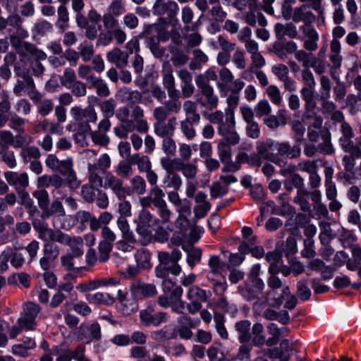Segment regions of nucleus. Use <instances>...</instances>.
Segmentation results:
<instances>
[{
	"instance_id": "47",
	"label": "nucleus",
	"mask_w": 361,
	"mask_h": 361,
	"mask_svg": "<svg viewBox=\"0 0 361 361\" xmlns=\"http://www.w3.org/2000/svg\"><path fill=\"white\" fill-rule=\"evenodd\" d=\"M239 103V96L238 94H231L226 98L227 106L224 109L225 114H228V117L231 118H235V111Z\"/></svg>"
},
{
	"instance_id": "15",
	"label": "nucleus",
	"mask_w": 361,
	"mask_h": 361,
	"mask_svg": "<svg viewBox=\"0 0 361 361\" xmlns=\"http://www.w3.org/2000/svg\"><path fill=\"white\" fill-rule=\"evenodd\" d=\"M249 11L245 14V21L250 26H255L257 24L262 27L267 25V21L264 15L259 11L257 5L253 3L248 4Z\"/></svg>"
},
{
	"instance_id": "49",
	"label": "nucleus",
	"mask_w": 361,
	"mask_h": 361,
	"mask_svg": "<svg viewBox=\"0 0 361 361\" xmlns=\"http://www.w3.org/2000/svg\"><path fill=\"white\" fill-rule=\"evenodd\" d=\"M149 195L152 202V204L158 207L165 204L166 201L164 200L165 195L164 191L158 186L153 187L149 192Z\"/></svg>"
},
{
	"instance_id": "39",
	"label": "nucleus",
	"mask_w": 361,
	"mask_h": 361,
	"mask_svg": "<svg viewBox=\"0 0 361 361\" xmlns=\"http://www.w3.org/2000/svg\"><path fill=\"white\" fill-rule=\"evenodd\" d=\"M58 19L56 23V27L63 31L69 27V16L66 7L61 5L57 11Z\"/></svg>"
},
{
	"instance_id": "46",
	"label": "nucleus",
	"mask_w": 361,
	"mask_h": 361,
	"mask_svg": "<svg viewBox=\"0 0 361 361\" xmlns=\"http://www.w3.org/2000/svg\"><path fill=\"white\" fill-rule=\"evenodd\" d=\"M161 73L163 75V85L165 88L175 85L173 68L169 63H163Z\"/></svg>"
},
{
	"instance_id": "56",
	"label": "nucleus",
	"mask_w": 361,
	"mask_h": 361,
	"mask_svg": "<svg viewBox=\"0 0 361 361\" xmlns=\"http://www.w3.org/2000/svg\"><path fill=\"white\" fill-rule=\"evenodd\" d=\"M116 106V102L112 98L102 102L100 104V111L103 117H112L114 114Z\"/></svg>"
},
{
	"instance_id": "55",
	"label": "nucleus",
	"mask_w": 361,
	"mask_h": 361,
	"mask_svg": "<svg viewBox=\"0 0 361 361\" xmlns=\"http://www.w3.org/2000/svg\"><path fill=\"white\" fill-rule=\"evenodd\" d=\"M133 192L137 195H143L146 191V183L140 176H135L130 180Z\"/></svg>"
},
{
	"instance_id": "62",
	"label": "nucleus",
	"mask_w": 361,
	"mask_h": 361,
	"mask_svg": "<svg viewBox=\"0 0 361 361\" xmlns=\"http://www.w3.org/2000/svg\"><path fill=\"white\" fill-rule=\"evenodd\" d=\"M126 12L125 3L122 0L113 1L108 8V13L118 17Z\"/></svg>"
},
{
	"instance_id": "21",
	"label": "nucleus",
	"mask_w": 361,
	"mask_h": 361,
	"mask_svg": "<svg viewBox=\"0 0 361 361\" xmlns=\"http://www.w3.org/2000/svg\"><path fill=\"white\" fill-rule=\"evenodd\" d=\"M71 161L72 159L70 158L60 161L56 155L50 154L45 160V164L52 171L61 173L63 170L66 171L68 167L70 168Z\"/></svg>"
},
{
	"instance_id": "11",
	"label": "nucleus",
	"mask_w": 361,
	"mask_h": 361,
	"mask_svg": "<svg viewBox=\"0 0 361 361\" xmlns=\"http://www.w3.org/2000/svg\"><path fill=\"white\" fill-rule=\"evenodd\" d=\"M178 326L176 331L178 336L185 340L190 339L192 336V328L199 326L200 320L188 316H183L178 319Z\"/></svg>"
},
{
	"instance_id": "30",
	"label": "nucleus",
	"mask_w": 361,
	"mask_h": 361,
	"mask_svg": "<svg viewBox=\"0 0 361 361\" xmlns=\"http://www.w3.org/2000/svg\"><path fill=\"white\" fill-rule=\"evenodd\" d=\"M275 32L276 37L279 39L283 38L284 36L295 38L298 34L296 26L291 23L285 25L276 23L275 25Z\"/></svg>"
},
{
	"instance_id": "2",
	"label": "nucleus",
	"mask_w": 361,
	"mask_h": 361,
	"mask_svg": "<svg viewBox=\"0 0 361 361\" xmlns=\"http://www.w3.org/2000/svg\"><path fill=\"white\" fill-rule=\"evenodd\" d=\"M40 311L39 306L34 302H29L23 305V310L18 319V324L25 328V331H32L36 329L35 319Z\"/></svg>"
},
{
	"instance_id": "48",
	"label": "nucleus",
	"mask_w": 361,
	"mask_h": 361,
	"mask_svg": "<svg viewBox=\"0 0 361 361\" xmlns=\"http://www.w3.org/2000/svg\"><path fill=\"white\" fill-rule=\"evenodd\" d=\"M10 284H16L23 288H28L30 285V277L28 274L24 272L13 274L8 279Z\"/></svg>"
},
{
	"instance_id": "37",
	"label": "nucleus",
	"mask_w": 361,
	"mask_h": 361,
	"mask_svg": "<svg viewBox=\"0 0 361 361\" xmlns=\"http://www.w3.org/2000/svg\"><path fill=\"white\" fill-rule=\"evenodd\" d=\"M211 295L209 291L201 289L198 286H192L187 293V298L189 300H197L204 302Z\"/></svg>"
},
{
	"instance_id": "60",
	"label": "nucleus",
	"mask_w": 361,
	"mask_h": 361,
	"mask_svg": "<svg viewBox=\"0 0 361 361\" xmlns=\"http://www.w3.org/2000/svg\"><path fill=\"white\" fill-rule=\"evenodd\" d=\"M267 94L271 102L275 105H280L283 98L279 88L276 85H269L267 88Z\"/></svg>"
},
{
	"instance_id": "26",
	"label": "nucleus",
	"mask_w": 361,
	"mask_h": 361,
	"mask_svg": "<svg viewBox=\"0 0 361 361\" xmlns=\"http://www.w3.org/2000/svg\"><path fill=\"white\" fill-rule=\"evenodd\" d=\"M288 46L295 51V58L302 63L304 68H310L312 62H315V58L311 53H307L304 50H297V45L294 42H290Z\"/></svg>"
},
{
	"instance_id": "61",
	"label": "nucleus",
	"mask_w": 361,
	"mask_h": 361,
	"mask_svg": "<svg viewBox=\"0 0 361 361\" xmlns=\"http://www.w3.org/2000/svg\"><path fill=\"white\" fill-rule=\"evenodd\" d=\"M112 245L111 243L106 240H102L99 244V261L101 262H106L109 258V254L112 250Z\"/></svg>"
},
{
	"instance_id": "42",
	"label": "nucleus",
	"mask_w": 361,
	"mask_h": 361,
	"mask_svg": "<svg viewBox=\"0 0 361 361\" xmlns=\"http://www.w3.org/2000/svg\"><path fill=\"white\" fill-rule=\"evenodd\" d=\"M221 343H215L207 351L210 361H225L226 354L221 349Z\"/></svg>"
},
{
	"instance_id": "54",
	"label": "nucleus",
	"mask_w": 361,
	"mask_h": 361,
	"mask_svg": "<svg viewBox=\"0 0 361 361\" xmlns=\"http://www.w3.org/2000/svg\"><path fill=\"white\" fill-rule=\"evenodd\" d=\"M309 192L305 190H300L297 191V195L294 197V202L298 204L301 209L304 212H308L310 209V204L307 200Z\"/></svg>"
},
{
	"instance_id": "36",
	"label": "nucleus",
	"mask_w": 361,
	"mask_h": 361,
	"mask_svg": "<svg viewBox=\"0 0 361 361\" xmlns=\"http://www.w3.org/2000/svg\"><path fill=\"white\" fill-rule=\"evenodd\" d=\"M307 39L304 42V47L308 51H315L317 47V42L319 40V35L316 30L313 28H307L305 31Z\"/></svg>"
},
{
	"instance_id": "25",
	"label": "nucleus",
	"mask_w": 361,
	"mask_h": 361,
	"mask_svg": "<svg viewBox=\"0 0 361 361\" xmlns=\"http://www.w3.org/2000/svg\"><path fill=\"white\" fill-rule=\"evenodd\" d=\"M108 61L114 63L118 68H123L128 63V54L118 48L107 54Z\"/></svg>"
},
{
	"instance_id": "4",
	"label": "nucleus",
	"mask_w": 361,
	"mask_h": 361,
	"mask_svg": "<svg viewBox=\"0 0 361 361\" xmlns=\"http://www.w3.org/2000/svg\"><path fill=\"white\" fill-rule=\"evenodd\" d=\"M11 43L17 48L18 51L21 54L23 58L29 55L36 59V61L47 59V56L44 51L38 49L34 44L19 40L16 37L12 36L11 37Z\"/></svg>"
},
{
	"instance_id": "7",
	"label": "nucleus",
	"mask_w": 361,
	"mask_h": 361,
	"mask_svg": "<svg viewBox=\"0 0 361 361\" xmlns=\"http://www.w3.org/2000/svg\"><path fill=\"white\" fill-rule=\"evenodd\" d=\"M25 68L20 67V63L16 64L15 71L17 75L22 78L21 80H18L16 85L13 87V92L17 96H20L25 90H33L35 84L32 78L25 73Z\"/></svg>"
},
{
	"instance_id": "31",
	"label": "nucleus",
	"mask_w": 361,
	"mask_h": 361,
	"mask_svg": "<svg viewBox=\"0 0 361 361\" xmlns=\"http://www.w3.org/2000/svg\"><path fill=\"white\" fill-rule=\"evenodd\" d=\"M202 94L205 97V101L197 99L202 106L207 107L210 110L216 109L219 104V98L217 95L214 94V89L210 87L201 92Z\"/></svg>"
},
{
	"instance_id": "6",
	"label": "nucleus",
	"mask_w": 361,
	"mask_h": 361,
	"mask_svg": "<svg viewBox=\"0 0 361 361\" xmlns=\"http://www.w3.org/2000/svg\"><path fill=\"white\" fill-rule=\"evenodd\" d=\"M169 316L163 312H154V310L148 307L140 312L141 323L146 326H157L160 324L168 321Z\"/></svg>"
},
{
	"instance_id": "58",
	"label": "nucleus",
	"mask_w": 361,
	"mask_h": 361,
	"mask_svg": "<svg viewBox=\"0 0 361 361\" xmlns=\"http://www.w3.org/2000/svg\"><path fill=\"white\" fill-rule=\"evenodd\" d=\"M89 181L92 186L102 187L104 184V178H102L99 172V170L96 169L95 166H88Z\"/></svg>"
},
{
	"instance_id": "9",
	"label": "nucleus",
	"mask_w": 361,
	"mask_h": 361,
	"mask_svg": "<svg viewBox=\"0 0 361 361\" xmlns=\"http://www.w3.org/2000/svg\"><path fill=\"white\" fill-rule=\"evenodd\" d=\"M265 285L263 281L259 277L248 278V281L243 288L239 287L240 293L246 300H250L257 297V294L261 292Z\"/></svg>"
},
{
	"instance_id": "12",
	"label": "nucleus",
	"mask_w": 361,
	"mask_h": 361,
	"mask_svg": "<svg viewBox=\"0 0 361 361\" xmlns=\"http://www.w3.org/2000/svg\"><path fill=\"white\" fill-rule=\"evenodd\" d=\"M6 182L14 187L17 191L25 190L29 185V178L26 173H18L16 171H6L4 173Z\"/></svg>"
},
{
	"instance_id": "45",
	"label": "nucleus",
	"mask_w": 361,
	"mask_h": 361,
	"mask_svg": "<svg viewBox=\"0 0 361 361\" xmlns=\"http://www.w3.org/2000/svg\"><path fill=\"white\" fill-rule=\"evenodd\" d=\"M69 246V252L71 256L78 257L83 254V240L80 237H73Z\"/></svg>"
},
{
	"instance_id": "17",
	"label": "nucleus",
	"mask_w": 361,
	"mask_h": 361,
	"mask_svg": "<svg viewBox=\"0 0 361 361\" xmlns=\"http://www.w3.org/2000/svg\"><path fill=\"white\" fill-rule=\"evenodd\" d=\"M274 150H277L278 154L280 158L294 159L300 155L301 149L298 145L291 147L288 142L275 143Z\"/></svg>"
},
{
	"instance_id": "52",
	"label": "nucleus",
	"mask_w": 361,
	"mask_h": 361,
	"mask_svg": "<svg viewBox=\"0 0 361 361\" xmlns=\"http://www.w3.org/2000/svg\"><path fill=\"white\" fill-rule=\"evenodd\" d=\"M264 327L260 323H256L253 325L252 332L253 334L252 341L256 346H261L265 342V336L263 335Z\"/></svg>"
},
{
	"instance_id": "13",
	"label": "nucleus",
	"mask_w": 361,
	"mask_h": 361,
	"mask_svg": "<svg viewBox=\"0 0 361 361\" xmlns=\"http://www.w3.org/2000/svg\"><path fill=\"white\" fill-rule=\"evenodd\" d=\"M179 8L175 1L164 2L162 0H157L153 6V13L157 16L166 14L171 20H173L178 13Z\"/></svg>"
},
{
	"instance_id": "3",
	"label": "nucleus",
	"mask_w": 361,
	"mask_h": 361,
	"mask_svg": "<svg viewBox=\"0 0 361 361\" xmlns=\"http://www.w3.org/2000/svg\"><path fill=\"white\" fill-rule=\"evenodd\" d=\"M275 142L271 139H267L264 142L258 143L257 147V153L264 160H269L280 167L286 166V159L280 158L278 154L272 153L274 151Z\"/></svg>"
},
{
	"instance_id": "10",
	"label": "nucleus",
	"mask_w": 361,
	"mask_h": 361,
	"mask_svg": "<svg viewBox=\"0 0 361 361\" xmlns=\"http://www.w3.org/2000/svg\"><path fill=\"white\" fill-rule=\"evenodd\" d=\"M130 293L135 300H142L155 295L157 291L154 284L135 281L131 284Z\"/></svg>"
},
{
	"instance_id": "38",
	"label": "nucleus",
	"mask_w": 361,
	"mask_h": 361,
	"mask_svg": "<svg viewBox=\"0 0 361 361\" xmlns=\"http://www.w3.org/2000/svg\"><path fill=\"white\" fill-rule=\"evenodd\" d=\"M250 324L248 320H243L235 324V328L240 334L238 339L240 343L249 342L250 339V334L249 332Z\"/></svg>"
},
{
	"instance_id": "40",
	"label": "nucleus",
	"mask_w": 361,
	"mask_h": 361,
	"mask_svg": "<svg viewBox=\"0 0 361 361\" xmlns=\"http://www.w3.org/2000/svg\"><path fill=\"white\" fill-rule=\"evenodd\" d=\"M65 209L61 202L59 200L54 201L50 207H47L44 209L42 213V218L43 219H48L50 216H60L61 214L64 213Z\"/></svg>"
},
{
	"instance_id": "34",
	"label": "nucleus",
	"mask_w": 361,
	"mask_h": 361,
	"mask_svg": "<svg viewBox=\"0 0 361 361\" xmlns=\"http://www.w3.org/2000/svg\"><path fill=\"white\" fill-rule=\"evenodd\" d=\"M87 300L90 303L102 304L106 305H112L115 299L113 296L107 293L97 292L94 294H90L87 296Z\"/></svg>"
},
{
	"instance_id": "22",
	"label": "nucleus",
	"mask_w": 361,
	"mask_h": 361,
	"mask_svg": "<svg viewBox=\"0 0 361 361\" xmlns=\"http://www.w3.org/2000/svg\"><path fill=\"white\" fill-rule=\"evenodd\" d=\"M293 20L295 23L304 22L305 24H311L315 20V16L307 10L305 5H302L294 8Z\"/></svg>"
},
{
	"instance_id": "19",
	"label": "nucleus",
	"mask_w": 361,
	"mask_h": 361,
	"mask_svg": "<svg viewBox=\"0 0 361 361\" xmlns=\"http://www.w3.org/2000/svg\"><path fill=\"white\" fill-rule=\"evenodd\" d=\"M207 119L209 122L214 124H217V131L221 129V128H224L226 126H233L235 123V118L230 119L228 117V114H225V111L217 110L213 111L208 114Z\"/></svg>"
},
{
	"instance_id": "43",
	"label": "nucleus",
	"mask_w": 361,
	"mask_h": 361,
	"mask_svg": "<svg viewBox=\"0 0 361 361\" xmlns=\"http://www.w3.org/2000/svg\"><path fill=\"white\" fill-rule=\"evenodd\" d=\"M0 159L4 161L10 169H14L16 165V159L14 153L8 149H6L4 145H0Z\"/></svg>"
},
{
	"instance_id": "33",
	"label": "nucleus",
	"mask_w": 361,
	"mask_h": 361,
	"mask_svg": "<svg viewBox=\"0 0 361 361\" xmlns=\"http://www.w3.org/2000/svg\"><path fill=\"white\" fill-rule=\"evenodd\" d=\"M182 179L177 173H166L162 180V188H173L174 190H179L182 186Z\"/></svg>"
},
{
	"instance_id": "35",
	"label": "nucleus",
	"mask_w": 361,
	"mask_h": 361,
	"mask_svg": "<svg viewBox=\"0 0 361 361\" xmlns=\"http://www.w3.org/2000/svg\"><path fill=\"white\" fill-rule=\"evenodd\" d=\"M161 166L167 173H174L176 171H180L183 163L181 159H171L169 157H162L160 160Z\"/></svg>"
},
{
	"instance_id": "57",
	"label": "nucleus",
	"mask_w": 361,
	"mask_h": 361,
	"mask_svg": "<svg viewBox=\"0 0 361 361\" xmlns=\"http://www.w3.org/2000/svg\"><path fill=\"white\" fill-rule=\"evenodd\" d=\"M78 74L81 79L85 80L90 85L97 78L92 73V68L87 65L80 66L78 70Z\"/></svg>"
},
{
	"instance_id": "16",
	"label": "nucleus",
	"mask_w": 361,
	"mask_h": 361,
	"mask_svg": "<svg viewBox=\"0 0 361 361\" xmlns=\"http://www.w3.org/2000/svg\"><path fill=\"white\" fill-rule=\"evenodd\" d=\"M20 342L13 345L11 352L16 356L27 357L30 355V351L35 348V341L30 337H24Z\"/></svg>"
},
{
	"instance_id": "8",
	"label": "nucleus",
	"mask_w": 361,
	"mask_h": 361,
	"mask_svg": "<svg viewBox=\"0 0 361 361\" xmlns=\"http://www.w3.org/2000/svg\"><path fill=\"white\" fill-rule=\"evenodd\" d=\"M343 137L340 139L341 145L343 149L351 153L355 157H359L361 154L360 147L354 146L350 139L353 137V133L350 125L345 122L341 124Z\"/></svg>"
},
{
	"instance_id": "29",
	"label": "nucleus",
	"mask_w": 361,
	"mask_h": 361,
	"mask_svg": "<svg viewBox=\"0 0 361 361\" xmlns=\"http://www.w3.org/2000/svg\"><path fill=\"white\" fill-rule=\"evenodd\" d=\"M236 125V122L231 126H226L224 128H221L219 130H218V134L224 137V139L228 142L230 145H235L239 142L240 137L237 132L235 130V127Z\"/></svg>"
},
{
	"instance_id": "63",
	"label": "nucleus",
	"mask_w": 361,
	"mask_h": 361,
	"mask_svg": "<svg viewBox=\"0 0 361 361\" xmlns=\"http://www.w3.org/2000/svg\"><path fill=\"white\" fill-rule=\"evenodd\" d=\"M183 175L188 180H192L196 177L197 175V166L194 163L187 162L185 163L183 161L180 170Z\"/></svg>"
},
{
	"instance_id": "27",
	"label": "nucleus",
	"mask_w": 361,
	"mask_h": 361,
	"mask_svg": "<svg viewBox=\"0 0 361 361\" xmlns=\"http://www.w3.org/2000/svg\"><path fill=\"white\" fill-rule=\"evenodd\" d=\"M143 117V109L139 106H135L131 113V119L137 123V132L140 133H146L149 130L147 121Z\"/></svg>"
},
{
	"instance_id": "20",
	"label": "nucleus",
	"mask_w": 361,
	"mask_h": 361,
	"mask_svg": "<svg viewBox=\"0 0 361 361\" xmlns=\"http://www.w3.org/2000/svg\"><path fill=\"white\" fill-rule=\"evenodd\" d=\"M175 125V118H170L167 123L156 122L154 125V133L163 138L172 137L174 134Z\"/></svg>"
},
{
	"instance_id": "44",
	"label": "nucleus",
	"mask_w": 361,
	"mask_h": 361,
	"mask_svg": "<svg viewBox=\"0 0 361 361\" xmlns=\"http://www.w3.org/2000/svg\"><path fill=\"white\" fill-rule=\"evenodd\" d=\"M284 188L288 191H292L294 188L298 190L304 189V180L298 174H293L290 178L284 182Z\"/></svg>"
},
{
	"instance_id": "5",
	"label": "nucleus",
	"mask_w": 361,
	"mask_h": 361,
	"mask_svg": "<svg viewBox=\"0 0 361 361\" xmlns=\"http://www.w3.org/2000/svg\"><path fill=\"white\" fill-rule=\"evenodd\" d=\"M109 189L118 200H124L129 195L128 190L123 187V181L111 173H105L102 187Z\"/></svg>"
},
{
	"instance_id": "41",
	"label": "nucleus",
	"mask_w": 361,
	"mask_h": 361,
	"mask_svg": "<svg viewBox=\"0 0 361 361\" xmlns=\"http://www.w3.org/2000/svg\"><path fill=\"white\" fill-rule=\"evenodd\" d=\"M73 160L71 161L70 168L66 171H62L61 174L66 177V185L72 190L76 189L80 185V182L77 179L76 173L73 169Z\"/></svg>"
},
{
	"instance_id": "18",
	"label": "nucleus",
	"mask_w": 361,
	"mask_h": 361,
	"mask_svg": "<svg viewBox=\"0 0 361 361\" xmlns=\"http://www.w3.org/2000/svg\"><path fill=\"white\" fill-rule=\"evenodd\" d=\"M183 292V288L179 286H176L172 290L171 293V300L172 301L171 307L173 312L178 314H187V303L180 299Z\"/></svg>"
},
{
	"instance_id": "1",
	"label": "nucleus",
	"mask_w": 361,
	"mask_h": 361,
	"mask_svg": "<svg viewBox=\"0 0 361 361\" xmlns=\"http://www.w3.org/2000/svg\"><path fill=\"white\" fill-rule=\"evenodd\" d=\"M70 115L73 121L66 126L68 131L89 132L91 130L90 123H95L97 121V112L92 106L85 108L74 106L70 110Z\"/></svg>"
},
{
	"instance_id": "14",
	"label": "nucleus",
	"mask_w": 361,
	"mask_h": 361,
	"mask_svg": "<svg viewBox=\"0 0 361 361\" xmlns=\"http://www.w3.org/2000/svg\"><path fill=\"white\" fill-rule=\"evenodd\" d=\"M152 224L153 218L152 214L147 210L142 209L137 221V233L142 237L148 236L152 233L151 227Z\"/></svg>"
},
{
	"instance_id": "64",
	"label": "nucleus",
	"mask_w": 361,
	"mask_h": 361,
	"mask_svg": "<svg viewBox=\"0 0 361 361\" xmlns=\"http://www.w3.org/2000/svg\"><path fill=\"white\" fill-rule=\"evenodd\" d=\"M88 166H95L96 169L104 171L111 166V158L108 154L104 153L99 157L97 162L89 163Z\"/></svg>"
},
{
	"instance_id": "23",
	"label": "nucleus",
	"mask_w": 361,
	"mask_h": 361,
	"mask_svg": "<svg viewBox=\"0 0 361 361\" xmlns=\"http://www.w3.org/2000/svg\"><path fill=\"white\" fill-rule=\"evenodd\" d=\"M52 224L56 229L70 230L75 224V218L73 215H66L64 212L60 216L52 217Z\"/></svg>"
},
{
	"instance_id": "53",
	"label": "nucleus",
	"mask_w": 361,
	"mask_h": 361,
	"mask_svg": "<svg viewBox=\"0 0 361 361\" xmlns=\"http://www.w3.org/2000/svg\"><path fill=\"white\" fill-rule=\"evenodd\" d=\"M214 320L215 323V328L219 335L221 338L227 339L228 334L224 326L225 320L224 315L220 313H215L214 316Z\"/></svg>"
},
{
	"instance_id": "51",
	"label": "nucleus",
	"mask_w": 361,
	"mask_h": 361,
	"mask_svg": "<svg viewBox=\"0 0 361 361\" xmlns=\"http://www.w3.org/2000/svg\"><path fill=\"white\" fill-rule=\"evenodd\" d=\"M60 81L62 85L67 89H71V86L77 81L75 71L70 68H66L60 78Z\"/></svg>"
},
{
	"instance_id": "32",
	"label": "nucleus",
	"mask_w": 361,
	"mask_h": 361,
	"mask_svg": "<svg viewBox=\"0 0 361 361\" xmlns=\"http://www.w3.org/2000/svg\"><path fill=\"white\" fill-rule=\"evenodd\" d=\"M154 272L157 277L164 279H167L166 277L168 276L169 273L173 276H178L181 272V267L176 264L167 267L159 263V264L155 267Z\"/></svg>"
},
{
	"instance_id": "28",
	"label": "nucleus",
	"mask_w": 361,
	"mask_h": 361,
	"mask_svg": "<svg viewBox=\"0 0 361 361\" xmlns=\"http://www.w3.org/2000/svg\"><path fill=\"white\" fill-rule=\"evenodd\" d=\"M134 257L137 265L142 270L152 267L151 254L146 248L142 247L137 250L134 255Z\"/></svg>"
},
{
	"instance_id": "24",
	"label": "nucleus",
	"mask_w": 361,
	"mask_h": 361,
	"mask_svg": "<svg viewBox=\"0 0 361 361\" xmlns=\"http://www.w3.org/2000/svg\"><path fill=\"white\" fill-rule=\"evenodd\" d=\"M181 252L178 249H174L171 253L168 252H159L158 253V260L159 263L167 267L171 265H179L178 261L181 259Z\"/></svg>"
},
{
	"instance_id": "59",
	"label": "nucleus",
	"mask_w": 361,
	"mask_h": 361,
	"mask_svg": "<svg viewBox=\"0 0 361 361\" xmlns=\"http://www.w3.org/2000/svg\"><path fill=\"white\" fill-rule=\"evenodd\" d=\"M21 155L25 162H30L38 159L40 157V152L37 147L30 146L23 149Z\"/></svg>"
},
{
	"instance_id": "50",
	"label": "nucleus",
	"mask_w": 361,
	"mask_h": 361,
	"mask_svg": "<svg viewBox=\"0 0 361 361\" xmlns=\"http://www.w3.org/2000/svg\"><path fill=\"white\" fill-rule=\"evenodd\" d=\"M87 331L89 334L88 336L85 338L82 336L80 337V339L83 343H89L93 339L99 340L101 338V328L98 323L95 322L90 324L87 327Z\"/></svg>"
}]
</instances>
